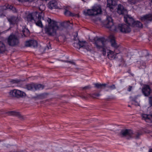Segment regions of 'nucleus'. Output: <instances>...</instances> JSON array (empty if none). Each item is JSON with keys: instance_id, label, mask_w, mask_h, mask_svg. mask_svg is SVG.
<instances>
[{"instance_id": "nucleus-7", "label": "nucleus", "mask_w": 152, "mask_h": 152, "mask_svg": "<svg viewBox=\"0 0 152 152\" xmlns=\"http://www.w3.org/2000/svg\"><path fill=\"white\" fill-rule=\"evenodd\" d=\"M120 135L121 137H125L126 139H129L134 137V134L132 130L126 129L122 130L120 134Z\"/></svg>"}, {"instance_id": "nucleus-49", "label": "nucleus", "mask_w": 152, "mask_h": 152, "mask_svg": "<svg viewBox=\"0 0 152 152\" xmlns=\"http://www.w3.org/2000/svg\"><path fill=\"white\" fill-rule=\"evenodd\" d=\"M128 106H129V107H130V106L129 105H128Z\"/></svg>"}, {"instance_id": "nucleus-26", "label": "nucleus", "mask_w": 152, "mask_h": 152, "mask_svg": "<svg viewBox=\"0 0 152 152\" xmlns=\"http://www.w3.org/2000/svg\"><path fill=\"white\" fill-rule=\"evenodd\" d=\"M26 88L28 90L34 91V84H30L27 85L26 86Z\"/></svg>"}, {"instance_id": "nucleus-3", "label": "nucleus", "mask_w": 152, "mask_h": 152, "mask_svg": "<svg viewBox=\"0 0 152 152\" xmlns=\"http://www.w3.org/2000/svg\"><path fill=\"white\" fill-rule=\"evenodd\" d=\"M104 26L109 28L112 31H117V26L114 24L112 18L110 17H107L104 24Z\"/></svg>"}, {"instance_id": "nucleus-45", "label": "nucleus", "mask_w": 152, "mask_h": 152, "mask_svg": "<svg viewBox=\"0 0 152 152\" xmlns=\"http://www.w3.org/2000/svg\"><path fill=\"white\" fill-rule=\"evenodd\" d=\"M148 2L151 6H152V0H148Z\"/></svg>"}, {"instance_id": "nucleus-21", "label": "nucleus", "mask_w": 152, "mask_h": 152, "mask_svg": "<svg viewBox=\"0 0 152 152\" xmlns=\"http://www.w3.org/2000/svg\"><path fill=\"white\" fill-rule=\"evenodd\" d=\"M95 87L98 89H102L105 88L107 85L106 84H101L98 83L94 84Z\"/></svg>"}, {"instance_id": "nucleus-46", "label": "nucleus", "mask_w": 152, "mask_h": 152, "mask_svg": "<svg viewBox=\"0 0 152 152\" xmlns=\"http://www.w3.org/2000/svg\"><path fill=\"white\" fill-rule=\"evenodd\" d=\"M44 7L43 10H44L45 9V6H44L43 5H40L39 7V9H40L41 7Z\"/></svg>"}, {"instance_id": "nucleus-30", "label": "nucleus", "mask_w": 152, "mask_h": 152, "mask_svg": "<svg viewBox=\"0 0 152 152\" xmlns=\"http://www.w3.org/2000/svg\"><path fill=\"white\" fill-rule=\"evenodd\" d=\"M23 32L25 37L27 36L29 34V31L27 28H25L23 30Z\"/></svg>"}, {"instance_id": "nucleus-24", "label": "nucleus", "mask_w": 152, "mask_h": 152, "mask_svg": "<svg viewBox=\"0 0 152 152\" xmlns=\"http://www.w3.org/2000/svg\"><path fill=\"white\" fill-rule=\"evenodd\" d=\"M64 15L66 16H74L76 15V14L71 12L69 10L66 9L65 10L64 12Z\"/></svg>"}, {"instance_id": "nucleus-12", "label": "nucleus", "mask_w": 152, "mask_h": 152, "mask_svg": "<svg viewBox=\"0 0 152 152\" xmlns=\"http://www.w3.org/2000/svg\"><path fill=\"white\" fill-rule=\"evenodd\" d=\"M7 19L10 24L14 25L17 23L19 21L21 20V18L19 17L12 16L7 18Z\"/></svg>"}, {"instance_id": "nucleus-31", "label": "nucleus", "mask_w": 152, "mask_h": 152, "mask_svg": "<svg viewBox=\"0 0 152 152\" xmlns=\"http://www.w3.org/2000/svg\"><path fill=\"white\" fill-rule=\"evenodd\" d=\"M21 81V80H11L10 82L11 84H17L19 83Z\"/></svg>"}, {"instance_id": "nucleus-33", "label": "nucleus", "mask_w": 152, "mask_h": 152, "mask_svg": "<svg viewBox=\"0 0 152 152\" xmlns=\"http://www.w3.org/2000/svg\"><path fill=\"white\" fill-rule=\"evenodd\" d=\"M101 49H102V54L104 56H105L106 54V50L107 47L106 45L102 47Z\"/></svg>"}, {"instance_id": "nucleus-16", "label": "nucleus", "mask_w": 152, "mask_h": 152, "mask_svg": "<svg viewBox=\"0 0 152 152\" xmlns=\"http://www.w3.org/2000/svg\"><path fill=\"white\" fill-rule=\"evenodd\" d=\"M25 45L26 47H35L37 46V43L36 40H29L26 42Z\"/></svg>"}, {"instance_id": "nucleus-34", "label": "nucleus", "mask_w": 152, "mask_h": 152, "mask_svg": "<svg viewBox=\"0 0 152 152\" xmlns=\"http://www.w3.org/2000/svg\"><path fill=\"white\" fill-rule=\"evenodd\" d=\"M7 8L12 10L14 12H17V10L16 8L12 5H8L7 7Z\"/></svg>"}, {"instance_id": "nucleus-5", "label": "nucleus", "mask_w": 152, "mask_h": 152, "mask_svg": "<svg viewBox=\"0 0 152 152\" xmlns=\"http://www.w3.org/2000/svg\"><path fill=\"white\" fill-rule=\"evenodd\" d=\"M19 39L17 36L11 34L7 39V44L11 46H14L18 44Z\"/></svg>"}, {"instance_id": "nucleus-42", "label": "nucleus", "mask_w": 152, "mask_h": 152, "mask_svg": "<svg viewBox=\"0 0 152 152\" xmlns=\"http://www.w3.org/2000/svg\"><path fill=\"white\" fill-rule=\"evenodd\" d=\"M132 86H129L127 88V91L129 92L131 91V90H132Z\"/></svg>"}, {"instance_id": "nucleus-18", "label": "nucleus", "mask_w": 152, "mask_h": 152, "mask_svg": "<svg viewBox=\"0 0 152 152\" xmlns=\"http://www.w3.org/2000/svg\"><path fill=\"white\" fill-rule=\"evenodd\" d=\"M48 5V8L50 9H56L57 7V3L56 0H52L49 1Z\"/></svg>"}, {"instance_id": "nucleus-6", "label": "nucleus", "mask_w": 152, "mask_h": 152, "mask_svg": "<svg viewBox=\"0 0 152 152\" xmlns=\"http://www.w3.org/2000/svg\"><path fill=\"white\" fill-rule=\"evenodd\" d=\"M94 44L98 49H100L102 47L106 45V40L103 37H97L94 39Z\"/></svg>"}, {"instance_id": "nucleus-17", "label": "nucleus", "mask_w": 152, "mask_h": 152, "mask_svg": "<svg viewBox=\"0 0 152 152\" xmlns=\"http://www.w3.org/2000/svg\"><path fill=\"white\" fill-rule=\"evenodd\" d=\"M142 93L145 96H148L150 94L151 89L148 85L144 86L142 88Z\"/></svg>"}, {"instance_id": "nucleus-10", "label": "nucleus", "mask_w": 152, "mask_h": 152, "mask_svg": "<svg viewBox=\"0 0 152 152\" xmlns=\"http://www.w3.org/2000/svg\"><path fill=\"white\" fill-rule=\"evenodd\" d=\"M79 43L80 48H82L86 50L87 51L91 52V51L90 46L85 41H79Z\"/></svg>"}, {"instance_id": "nucleus-35", "label": "nucleus", "mask_w": 152, "mask_h": 152, "mask_svg": "<svg viewBox=\"0 0 152 152\" xmlns=\"http://www.w3.org/2000/svg\"><path fill=\"white\" fill-rule=\"evenodd\" d=\"M134 137H133L132 138H135L136 139H138L139 138V137L140 135V134L139 133H134Z\"/></svg>"}, {"instance_id": "nucleus-39", "label": "nucleus", "mask_w": 152, "mask_h": 152, "mask_svg": "<svg viewBox=\"0 0 152 152\" xmlns=\"http://www.w3.org/2000/svg\"><path fill=\"white\" fill-rule=\"evenodd\" d=\"M5 16L3 11H1L0 12V18H2L4 17Z\"/></svg>"}, {"instance_id": "nucleus-47", "label": "nucleus", "mask_w": 152, "mask_h": 152, "mask_svg": "<svg viewBox=\"0 0 152 152\" xmlns=\"http://www.w3.org/2000/svg\"><path fill=\"white\" fill-rule=\"evenodd\" d=\"M149 152H152V149H150L149 150Z\"/></svg>"}, {"instance_id": "nucleus-22", "label": "nucleus", "mask_w": 152, "mask_h": 152, "mask_svg": "<svg viewBox=\"0 0 152 152\" xmlns=\"http://www.w3.org/2000/svg\"><path fill=\"white\" fill-rule=\"evenodd\" d=\"M35 15V13L29 14L27 17V20L28 21L32 22V21H34V16Z\"/></svg>"}, {"instance_id": "nucleus-48", "label": "nucleus", "mask_w": 152, "mask_h": 152, "mask_svg": "<svg viewBox=\"0 0 152 152\" xmlns=\"http://www.w3.org/2000/svg\"><path fill=\"white\" fill-rule=\"evenodd\" d=\"M47 48H48V49H49V48H50L48 47H47Z\"/></svg>"}, {"instance_id": "nucleus-40", "label": "nucleus", "mask_w": 152, "mask_h": 152, "mask_svg": "<svg viewBox=\"0 0 152 152\" xmlns=\"http://www.w3.org/2000/svg\"><path fill=\"white\" fill-rule=\"evenodd\" d=\"M142 118L145 119H149L148 115L147 114H143L142 115Z\"/></svg>"}, {"instance_id": "nucleus-28", "label": "nucleus", "mask_w": 152, "mask_h": 152, "mask_svg": "<svg viewBox=\"0 0 152 152\" xmlns=\"http://www.w3.org/2000/svg\"><path fill=\"white\" fill-rule=\"evenodd\" d=\"M71 24V23L69 21H65L61 23V25L64 27H68L70 26V24Z\"/></svg>"}, {"instance_id": "nucleus-4", "label": "nucleus", "mask_w": 152, "mask_h": 152, "mask_svg": "<svg viewBox=\"0 0 152 152\" xmlns=\"http://www.w3.org/2000/svg\"><path fill=\"white\" fill-rule=\"evenodd\" d=\"M102 12L101 7L97 6L94 7L91 10H88L86 12H85L86 15L94 16L101 14Z\"/></svg>"}, {"instance_id": "nucleus-37", "label": "nucleus", "mask_w": 152, "mask_h": 152, "mask_svg": "<svg viewBox=\"0 0 152 152\" xmlns=\"http://www.w3.org/2000/svg\"><path fill=\"white\" fill-rule=\"evenodd\" d=\"M107 87L111 90L114 89L115 88V86L114 84H113L111 86H107Z\"/></svg>"}, {"instance_id": "nucleus-14", "label": "nucleus", "mask_w": 152, "mask_h": 152, "mask_svg": "<svg viewBox=\"0 0 152 152\" xmlns=\"http://www.w3.org/2000/svg\"><path fill=\"white\" fill-rule=\"evenodd\" d=\"M117 12L119 15L125 16L127 13V11L122 5L119 4L118 5Z\"/></svg>"}, {"instance_id": "nucleus-1", "label": "nucleus", "mask_w": 152, "mask_h": 152, "mask_svg": "<svg viewBox=\"0 0 152 152\" xmlns=\"http://www.w3.org/2000/svg\"><path fill=\"white\" fill-rule=\"evenodd\" d=\"M47 21L48 23V26H46L45 28V32L48 35L53 36L56 35V30L58 29L57 22L50 18H48Z\"/></svg>"}, {"instance_id": "nucleus-36", "label": "nucleus", "mask_w": 152, "mask_h": 152, "mask_svg": "<svg viewBox=\"0 0 152 152\" xmlns=\"http://www.w3.org/2000/svg\"><path fill=\"white\" fill-rule=\"evenodd\" d=\"M73 46L74 47H75V48H77L80 49V45H79V41L78 42H75L73 44Z\"/></svg>"}, {"instance_id": "nucleus-11", "label": "nucleus", "mask_w": 152, "mask_h": 152, "mask_svg": "<svg viewBox=\"0 0 152 152\" xmlns=\"http://www.w3.org/2000/svg\"><path fill=\"white\" fill-rule=\"evenodd\" d=\"M107 56L109 59L112 60L118 58L119 56H121V54L119 53H116L111 50H109L107 52Z\"/></svg>"}, {"instance_id": "nucleus-29", "label": "nucleus", "mask_w": 152, "mask_h": 152, "mask_svg": "<svg viewBox=\"0 0 152 152\" xmlns=\"http://www.w3.org/2000/svg\"><path fill=\"white\" fill-rule=\"evenodd\" d=\"M47 94L46 93H43L38 94L37 95V97L40 99H43L46 97Z\"/></svg>"}, {"instance_id": "nucleus-43", "label": "nucleus", "mask_w": 152, "mask_h": 152, "mask_svg": "<svg viewBox=\"0 0 152 152\" xmlns=\"http://www.w3.org/2000/svg\"><path fill=\"white\" fill-rule=\"evenodd\" d=\"M149 103L152 106V97H150L149 98Z\"/></svg>"}, {"instance_id": "nucleus-23", "label": "nucleus", "mask_w": 152, "mask_h": 152, "mask_svg": "<svg viewBox=\"0 0 152 152\" xmlns=\"http://www.w3.org/2000/svg\"><path fill=\"white\" fill-rule=\"evenodd\" d=\"M133 24V25H132V26L140 28L142 27V23L138 21H134Z\"/></svg>"}, {"instance_id": "nucleus-9", "label": "nucleus", "mask_w": 152, "mask_h": 152, "mask_svg": "<svg viewBox=\"0 0 152 152\" xmlns=\"http://www.w3.org/2000/svg\"><path fill=\"white\" fill-rule=\"evenodd\" d=\"M101 95L100 92L97 93H94L91 94H87L86 96L84 95L83 94H81L80 96L82 98L87 99L89 97H91L93 99H96L97 97H98Z\"/></svg>"}, {"instance_id": "nucleus-20", "label": "nucleus", "mask_w": 152, "mask_h": 152, "mask_svg": "<svg viewBox=\"0 0 152 152\" xmlns=\"http://www.w3.org/2000/svg\"><path fill=\"white\" fill-rule=\"evenodd\" d=\"M109 38L110 39L111 46L115 48H117L118 47V45L115 42L114 36L111 35L110 36Z\"/></svg>"}, {"instance_id": "nucleus-41", "label": "nucleus", "mask_w": 152, "mask_h": 152, "mask_svg": "<svg viewBox=\"0 0 152 152\" xmlns=\"http://www.w3.org/2000/svg\"><path fill=\"white\" fill-rule=\"evenodd\" d=\"M83 90H86L89 89L91 88V86L90 85L85 86L82 88Z\"/></svg>"}, {"instance_id": "nucleus-50", "label": "nucleus", "mask_w": 152, "mask_h": 152, "mask_svg": "<svg viewBox=\"0 0 152 152\" xmlns=\"http://www.w3.org/2000/svg\"><path fill=\"white\" fill-rule=\"evenodd\" d=\"M1 140H0V142H1Z\"/></svg>"}, {"instance_id": "nucleus-15", "label": "nucleus", "mask_w": 152, "mask_h": 152, "mask_svg": "<svg viewBox=\"0 0 152 152\" xmlns=\"http://www.w3.org/2000/svg\"><path fill=\"white\" fill-rule=\"evenodd\" d=\"M124 21L129 26H132L134 22L133 19L129 15H126L124 17Z\"/></svg>"}, {"instance_id": "nucleus-38", "label": "nucleus", "mask_w": 152, "mask_h": 152, "mask_svg": "<svg viewBox=\"0 0 152 152\" xmlns=\"http://www.w3.org/2000/svg\"><path fill=\"white\" fill-rule=\"evenodd\" d=\"M64 62L69 63L72 65H75V62H73L72 61H63Z\"/></svg>"}, {"instance_id": "nucleus-19", "label": "nucleus", "mask_w": 152, "mask_h": 152, "mask_svg": "<svg viewBox=\"0 0 152 152\" xmlns=\"http://www.w3.org/2000/svg\"><path fill=\"white\" fill-rule=\"evenodd\" d=\"M141 19L142 21L148 23L152 20V15L151 14L146 15L142 17Z\"/></svg>"}, {"instance_id": "nucleus-32", "label": "nucleus", "mask_w": 152, "mask_h": 152, "mask_svg": "<svg viewBox=\"0 0 152 152\" xmlns=\"http://www.w3.org/2000/svg\"><path fill=\"white\" fill-rule=\"evenodd\" d=\"M119 58L120 59H118V61L121 62V65H122L124 66L125 64V61L122 57L121 55V56H119L118 58Z\"/></svg>"}, {"instance_id": "nucleus-13", "label": "nucleus", "mask_w": 152, "mask_h": 152, "mask_svg": "<svg viewBox=\"0 0 152 152\" xmlns=\"http://www.w3.org/2000/svg\"><path fill=\"white\" fill-rule=\"evenodd\" d=\"M38 18L37 19V20H34V21L37 26L42 28L43 27V25L41 21V19L42 18L43 19V13L42 12H41L40 13L38 14Z\"/></svg>"}, {"instance_id": "nucleus-8", "label": "nucleus", "mask_w": 152, "mask_h": 152, "mask_svg": "<svg viewBox=\"0 0 152 152\" xmlns=\"http://www.w3.org/2000/svg\"><path fill=\"white\" fill-rule=\"evenodd\" d=\"M117 28L118 29L117 31H115L119 30L121 32L129 33L131 31V28L129 27V26H128L125 24H119L117 26Z\"/></svg>"}, {"instance_id": "nucleus-2", "label": "nucleus", "mask_w": 152, "mask_h": 152, "mask_svg": "<svg viewBox=\"0 0 152 152\" xmlns=\"http://www.w3.org/2000/svg\"><path fill=\"white\" fill-rule=\"evenodd\" d=\"M9 95L11 97L19 98L25 97L26 94L23 91L18 89H14L10 91L9 92Z\"/></svg>"}, {"instance_id": "nucleus-27", "label": "nucleus", "mask_w": 152, "mask_h": 152, "mask_svg": "<svg viewBox=\"0 0 152 152\" xmlns=\"http://www.w3.org/2000/svg\"><path fill=\"white\" fill-rule=\"evenodd\" d=\"M8 113L10 115H15L19 117L21 116V115L19 112H16L15 111H10Z\"/></svg>"}, {"instance_id": "nucleus-44", "label": "nucleus", "mask_w": 152, "mask_h": 152, "mask_svg": "<svg viewBox=\"0 0 152 152\" xmlns=\"http://www.w3.org/2000/svg\"><path fill=\"white\" fill-rule=\"evenodd\" d=\"M129 1H130V2L132 4H134L136 3L135 0H129Z\"/></svg>"}, {"instance_id": "nucleus-25", "label": "nucleus", "mask_w": 152, "mask_h": 152, "mask_svg": "<svg viewBox=\"0 0 152 152\" xmlns=\"http://www.w3.org/2000/svg\"><path fill=\"white\" fill-rule=\"evenodd\" d=\"M44 88V86L41 84H34V91L42 89Z\"/></svg>"}]
</instances>
